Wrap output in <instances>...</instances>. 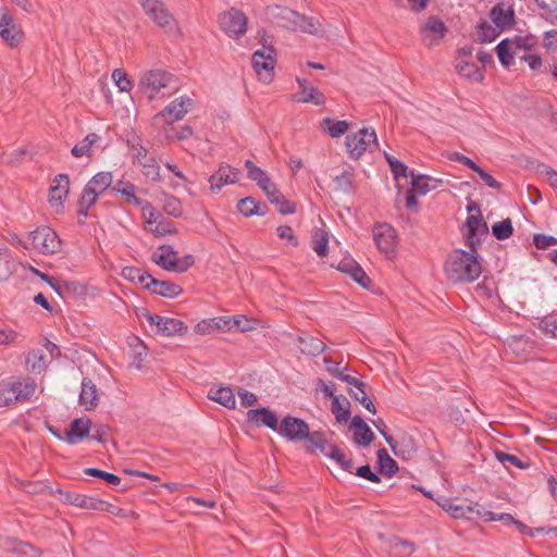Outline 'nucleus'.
<instances>
[{
    "mask_svg": "<svg viewBox=\"0 0 557 557\" xmlns=\"http://www.w3.org/2000/svg\"><path fill=\"white\" fill-rule=\"evenodd\" d=\"M495 457L503 465L508 462L518 469H528L530 467L529 462L522 461L516 455H511L502 450H495Z\"/></svg>",
    "mask_w": 557,
    "mask_h": 557,
    "instance_id": "obj_56",
    "label": "nucleus"
},
{
    "mask_svg": "<svg viewBox=\"0 0 557 557\" xmlns=\"http://www.w3.org/2000/svg\"><path fill=\"white\" fill-rule=\"evenodd\" d=\"M299 86L298 102L322 106L325 103V96L317 87L312 86L307 78L297 77Z\"/></svg>",
    "mask_w": 557,
    "mask_h": 557,
    "instance_id": "obj_22",
    "label": "nucleus"
},
{
    "mask_svg": "<svg viewBox=\"0 0 557 557\" xmlns=\"http://www.w3.org/2000/svg\"><path fill=\"white\" fill-rule=\"evenodd\" d=\"M349 429L354 430V442L359 446L368 447L375 438L374 433L360 416L351 418Z\"/></svg>",
    "mask_w": 557,
    "mask_h": 557,
    "instance_id": "obj_21",
    "label": "nucleus"
},
{
    "mask_svg": "<svg viewBox=\"0 0 557 557\" xmlns=\"http://www.w3.org/2000/svg\"><path fill=\"white\" fill-rule=\"evenodd\" d=\"M222 325L223 323L220 321V318L206 319L196 324L195 332L201 335L210 334L215 330H222Z\"/></svg>",
    "mask_w": 557,
    "mask_h": 557,
    "instance_id": "obj_55",
    "label": "nucleus"
},
{
    "mask_svg": "<svg viewBox=\"0 0 557 557\" xmlns=\"http://www.w3.org/2000/svg\"><path fill=\"white\" fill-rule=\"evenodd\" d=\"M513 226L510 218H506L492 225V235L498 240H505L512 236Z\"/></svg>",
    "mask_w": 557,
    "mask_h": 557,
    "instance_id": "obj_45",
    "label": "nucleus"
},
{
    "mask_svg": "<svg viewBox=\"0 0 557 557\" xmlns=\"http://www.w3.org/2000/svg\"><path fill=\"white\" fill-rule=\"evenodd\" d=\"M16 270L11 251L7 247H0V281L5 282Z\"/></svg>",
    "mask_w": 557,
    "mask_h": 557,
    "instance_id": "obj_33",
    "label": "nucleus"
},
{
    "mask_svg": "<svg viewBox=\"0 0 557 557\" xmlns=\"http://www.w3.org/2000/svg\"><path fill=\"white\" fill-rule=\"evenodd\" d=\"M177 251L171 245H160L151 256V260L163 270L173 271L177 265Z\"/></svg>",
    "mask_w": 557,
    "mask_h": 557,
    "instance_id": "obj_23",
    "label": "nucleus"
},
{
    "mask_svg": "<svg viewBox=\"0 0 557 557\" xmlns=\"http://www.w3.org/2000/svg\"><path fill=\"white\" fill-rule=\"evenodd\" d=\"M135 190L136 186L129 182L128 184L125 185V187L119 190V194H121L124 197L127 203H132L138 207L143 205V199L136 196Z\"/></svg>",
    "mask_w": 557,
    "mask_h": 557,
    "instance_id": "obj_64",
    "label": "nucleus"
},
{
    "mask_svg": "<svg viewBox=\"0 0 557 557\" xmlns=\"http://www.w3.org/2000/svg\"><path fill=\"white\" fill-rule=\"evenodd\" d=\"M391 548L395 556L407 557L414 552V544L409 541L396 539Z\"/></svg>",
    "mask_w": 557,
    "mask_h": 557,
    "instance_id": "obj_58",
    "label": "nucleus"
},
{
    "mask_svg": "<svg viewBox=\"0 0 557 557\" xmlns=\"http://www.w3.org/2000/svg\"><path fill=\"white\" fill-rule=\"evenodd\" d=\"M16 401V394L12 377L0 381V408L8 407Z\"/></svg>",
    "mask_w": 557,
    "mask_h": 557,
    "instance_id": "obj_42",
    "label": "nucleus"
},
{
    "mask_svg": "<svg viewBox=\"0 0 557 557\" xmlns=\"http://www.w3.org/2000/svg\"><path fill=\"white\" fill-rule=\"evenodd\" d=\"M384 158L388 163L395 180L408 176V166L404 162L397 160L395 157L387 152L384 153Z\"/></svg>",
    "mask_w": 557,
    "mask_h": 557,
    "instance_id": "obj_53",
    "label": "nucleus"
},
{
    "mask_svg": "<svg viewBox=\"0 0 557 557\" xmlns=\"http://www.w3.org/2000/svg\"><path fill=\"white\" fill-rule=\"evenodd\" d=\"M99 140V136L96 133L88 134L81 143L75 145L71 153L75 158L83 156H90V148Z\"/></svg>",
    "mask_w": 557,
    "mask_h": 557,
    "instance_id": "obj_44",
    "label": "nucleus"
},
{
    "mask_svg": "<svg viewBox=\"0 0 557 557\" xmlns=\"http://www.w3.org/2000/svg\"><path fill=\"white\" fill-rule=\"evenodd\" d=\"M139 207L143 210V216L145 218L146 223L150 226L156 224L162 216V214L147 200H143V205Z\"/></svg>",
    "mask_w": 557,
    "mask_h": 557,
    "instance_id": "obj_59",
    "label": "nucleus"
},
{
    "mask_svg": "<svg viewBox=\"0 0 557 557\" xmlns=\"http://www.w3.org/2000/svg\"><path fill=\"white\" fill-rule=\"evenodd\" d=\"M113 177L111 172H99L86 184L87 187L94 189L98 195L102 194L112 184Z\"/></svg>",
    "mask_w": 557,
    "mask_h": 557,
    "instance_id": "obj_37",
    "label": "nucleus"
},
{
    "mask_svg": "<svg viewBox=\"0 0 557 557\" xmlns=\"http://www.w3.org/2000/svg\"><path fill=\"white\" fill-rule=\"evenodd\" d=\"M247 422L256 426H267L273 431H277L280 425L276 413L268 407L249 409L247 411Z\"/></svg>",
    "mask_w": 557,
    "mask_h": 557,
    "instance_id": "obj_15",
    "label": "nucleus"
},
{
    "mask_svg": "<svg viewBox=\"0 0 557 557\" xmlns=\"http://www.w3.org/2000/svg\"><path fill=\"white\" fill-rule=\"evenodd\" d=\"M92 422L89 418H76L71 421L65 431L64 438L70 445H75L89 437Z\"/></svg>",
    "mask_w": 557,
    "mask_h": 557,
    "instance_id": "obj_14",
    "label": "nucleus"
},
{
    "mask_svg": "<svg viewBox=\"0 0 557 557\" xmlns=\"http://www.w3.org/2000/svg\"><path fill=\"white\" fill-rule=\"evenodd\" d=\"M239 170L228 164H221L209 177L210 189L215 193L226 184H234L238 181Z\"/></svg>",
    "mask_w": 557,
    "mask_h": 557,
    "instance_id": "obj_16",
    "label": "nucleus"
},
{
    "mask_svg": "<svg viewBox=\"0 0 557 557\" xmlns=\"http://www.w3.org/2000/svg\"><path fill=\"white\" fill-rule=\"evenodd\" d=\"M191 103L189 98H177L171 101L162 111L154 115L153 121L156 124H173L182 120L187 113V106Z\"/></svg>",
    "mask_w": 557,
    "mask_h": 557,
    "instance_id": "obj_12",
    "label": "nucleus"
},
{
    "mask_svg": "<svg viewBox=\"0 0 557 557\" xmlns=\"http://www.w3.org/2000/svg\"><path fill=\"white\" fill-rule=\"evenodd\" d=\"M150 18L166 33H177V22L161 0H139Z\"/></svg>",
    "mask_w": 557,
    "mask_h": 557,
    "instance_id": "obj_3",
    "label": "nucleus"
},
{
    "mask_svg": "<svg viewBox=\"0 0 557 557\" xmlns=\"http://www.w3.org/2000/svg\"><path fill=\"white\" fill-rule=\"evenodd\" d=\"M312 248L319 257H325L329 252V233L323 228H315L312 235Z\"/></svg>",
    "mask_w": 557,
    "mask_h": 557,
    "instance_id": "obj_40",
    "label": "nucleus"
},
{
    "mask_svg": "<svg viewBox=\"0 0 557 557\" xmlns=\"http://www.w3.org/2000/svg\"><path fill=\"white\" fill-rule=\"evenodd\" d=\"M457 72L471 81L482 82L484 79V73L480 70L474 63H470L467 61L459 62L456 65Z\"/></svg>",
    "mask_w": 557,
    "mask_h": 557,
    "instance_id": "obj_41",
    "label": "nucleus"
},
{
    "mask_svg": "<svg viewBox=\"0 0 557 557\" xmlns=\"http://www.w3.org/2000/svg\"><path fill=\"white\" fill-rule=\"evenodd\" d=\"M62 290L65 293V299L70 296L73 298H78L85 295V287L74 281H64Z\"/></svg>",
    "mask_w": 557,
    "mask_h": 557,
    "instance_id": "obj_61",
    "label": "nucleus"
},
{
    "mask_svg": "<svg viewBox=\"0 0 557 557\" xmlns=\"http://www.w3.org/2000/svg\"><path fill=\"white\" fill-rule=\"evenodd\" d=\"M262 191L271 203L277 207L281 214H293L296 211L294 202L287 200L285 196L277 189L276 185L271 181L265 186H262Z\"/></svg>",
    "mask_w": 557,
    "mask_h": 557,
    "instance_id": "obj_18",
    "label": "nucleus"
},
{
    "mask_svg": "<svg viewBox=\"0 0 557 557\" xmlns=\"http://www.w3.org/2000/svg\"><path fill=\"white\" fill-rule=\"evenodd\" d=\"M84 473L89 476L98 478L106 481L110 485H119L121 483V478L116 474L97 469V468H86Z\"/></svg>",
    "mask_w": 557,
    "mask_h": 557,
    "instance_id": "obj_54",
    "label": "nucleus"
},
{
    "mask_svg": "<svg viewBox=\"0 0 557 557\" xmlns=\"http://www.w3.org/2000/svg\"><path fill=\"white\" fill-rule=\"evenodd\" d=\"M112 78L121 91H129L133 87L132 81L123 69H115L112 73Z\"/></svg>",
    "mask_w": 557,
    "mask_h": 557,
    "instance_id": "obj_60",
    "label": "nucleus"
},
{
    "mask_svg": "<svg viewBox=\"0 0 557 557\" xmlns=\"http://www.w3.org/2000/svg\"><path fill=\"white\" fill-rule=\"evenodd\" d=\"M147 290L166 298H175L183 293V288L180 285L171 281H161L156 277L148 282Z\"/></svg>",
    "mask_w": 557,
    "mask_h": 557,
    "instance_id": "obj_25",
    "label": "nucleus"
},
{
    "mask_svg": "<svg viewBox=\"0 0 557 557\" xmlns=\"http://www.w3.org/2000/svg\"><path fill=\"white\" fill-rule=\"evenodd\" d=\"M499 36L496 26L493 27L487 21L481 20L476 25V41L492 42Z\"/></svg>",
    "mask_w": 557,
    "mask_h": 557,
    "instance_id": "obj_35",
    "label": "nucleus"
},
{
    "mask_svg": "<svg viewBox=\"0 0 557 557\" xmlns=\"http://www.w3.org/2000/svg\"><path fill=\"white\" fill-rule=\"evenodd\" d=\"M5 549L15 554H21L27 557H39L41 552L28 542H23L17 539H7Z\"/></svg>",
    "mask_w": 557,
    "mask_h": 557,
    "instance_id": "obj_29",
    "label": "nucleus"
},
{
    "mask_svg": "<svg viewBox=\"0 0 557 557\" xmlns=\"http://www.w3.org/2000/svg\"><path fill=\"white\" fill-rule=\"evenodd\" d=\"M447 278L453 283H472L482 273L479 253L455 249L450 252L444 264Z\"/></svg>",
    "mask_w": 557,
    "mask_h": 557,
    "instance_id": "obj_1",
    "label": "nucleus"
},
{
    "mask_svg": "<svg viewBox=\"0 0 557 557\" xmlns=\"http://www.w3.org/2000/svg\"><path fill=\"white\" fill-rule=\"evenodd\" d=\"M336 268L341 272L348 274L354 280V282L359 284L361 287L366 289L371 287V278L363 271L361 265L354 259H344L337 264Z\"/></svg>",
    "mask_w": 557,
    "mask_h": 557,
    "instance_id": "obj_17",
    "label": "nucleus"
},
{
    "mask_svg": "<svg viewBox=\"0 0 557 557\" xmlns=\"http://www.w3.org/2000/svg\"><path fill=\"white\" fill-rule=\"evenodd\" d=\"M305 449L308 454H314L319 450L322 455L327 457L330 451V443L326 440L325 433L322 431H313L309 433V436L305 440Z\"/></svg>",
    "mask_w": 557,
    "mask_h": 557,
    "instance_id": "obj_26",
    "label": "nucleus"
},
{
    "mask_svg": "<svg viewBox=\"0 0 557 557\" xmlns=\"http://www.w3.org/2000/svg\"><path fill=\"white\" fill-rule=\"evenodd\" d=\"M12 382L14 383V391L17 401L29 400L37 387L35 381L29 377L24 381L12 377Z\"/></svg>",
    "mask_w": 557,
    "mask_h": 557,
    "instance_id": "obj_31",
    "label": "nucleus"
},
{
    "mask_svg": "<svg viewBox=\"0 0 557 557\" xmlns=\"http://www.w3.org/2000/svg\"><path fill=\"white\" fill-rule=\"evenodd\" d=\"M465 226L467 227L466 244L473 253H476L479 247L482 244V236H487L488 226L484 221L482 214H471L467 218L465 222Z\"/></svg>",
    "mask_w": 557,
    "mask_h": 557,
    "instance_id": "obj_8",
    "label": "nucleus"
},
{
    "mask_svg": "<svg viewBox=\"0 0 557 557\" xmlns=\"http://www.w3.org/2000/svg\"><path fill=\"white\" fill-rule=\"evenodd\" d=\"M220 321H222V323H223L222 330L232 331V330L235 329V330L245 332V331H248V330L251 329V326L249 325V320H247L245 318H236V317L223 318V317H220Z\"/></svg>",
    "mask_w": 557,
    "mask_h": 557,
    "instance_id": "obj_52",
    "label": "nucleus"
},
{
    "mask_svg": "<svg viewBox=\"0 0 557 557\" xmlns=\"http://www.w3.org/2000/svg\"><path fill=\"white\" fill-rule=\"evenodd\" d=\"M148 231L156 237H163L165 235H173L177 233L174 222L165 219L163 215L158 220L154 227H149Z\"/></svg>",
    "mask_w": 557,
    "mask_h": 557,
    "instance_id": "obj_47",
    "label": "nucleus"
},
{
    "mask_svg": "<svg viewBox=\"0 0 557 557\" xmlns=\"http://www.w3.org/2000/svg\"><path fill=\"white\" fill-rule=\"evenodd\" d=\"M122 275L131 281L140 284L145 289H147V284L153 276L148 272H143L139 268L135 267H125L122 270Z\"/></svg>",
    "mask_w": 557,
    "mask_h": 557,
    "instance_id": "obj_39",
    "label": "nucleus"
},
{
    "mask_svg": "<svg viewBox=\"0 0 557 557\" xmlns=\"http://www.w3.org/2000/svg\"><path fill=\"white\" fill-rule=\"evenodd\" d=\"M556 327L557 319L552 314L545 315L539 321V329L548 338H553V333L555 332Z\"/></svg>",
    "mask_w": 557,
    "mask_h": 557,
    "instance_id": "obj_63",
    "label": "nucleus"
},
{
    "mask_svg": "<svg viewBox=\"0 0 557 557\" xmlns=\"http://www.w3.org/2000/svg\"><path fill=\"white\" fill-rule=\"evenodd\" d=\"M34 249L44 255H53L61 250V239L49 226H40L28 233Z\"/></svg>",
    "mask_w": 557,
    "mask_h": 557,
    "instance_id": "obj_5",
    "label": "nucleus"
},
{
    "mask_svg": "<svg viewBox=\"0 0 557 557\" xmlns=\"http://www.w3.org/2000/svg\"><path fill=\"white\" fill-rule=\"evenodd\" d=\"M533 244L540 250H546L550 246L557 245V237L536 233L533 235Z\"/></svg>",
    "mask_w": 557,
    "mask_h": 557,
    "instance_id": "obj_62",
    "label": "nucleus"
},
{
    "mask_svg": "<svg viewBox=\"0 0 557 557\" xmlns=\"http://www.w3.org/2000/svg\"><path fill=\"white\" fill-rule=\"evenodd\" d=\"M299 342L305 345L304 351L311 356H319L326 349V345L313 336L299 337Z\"/></svg>",
    "mask_w": 557,
    "mask_h": 557,
    "instance_id": "obj_48",
    "label": "nucleus"
},
{
    "mask_svg": "<svg viewBox=\"0 0 557 557\" xmlns=\"http://www.w3.org/2000/svg\"><path fill=\"white\" fill-rule=\"evenodd\" d=\"M0 13V36L11 48H16L21 45L24 33L15 24L14 17L8 9H1Z\"/></svg>",
    "mask_w": 557,
    "mask_h": 557,
    "instance_id": "obj_11",
    "label": "nucleus"
},
{
    "mask_svg": "<svg viewBox=\"0 0 557 557\" xmlns=\"http://www.w3.org/2000/svg\"><path fill=\"white\" fill-rule=\"evenodd\" d=\"M219 25L228 37L239 38L247 30V17L242 11L232 8L219 15Z\"/></svg>",
    "mask_w": 557,
    "mask_h": 557,
    "instance_id": "obj_6",
    "label": "nucleus"
},
{
    "mask_svg": "<svg viewBox=\"0 0 557 557\" xmlns=\"http://www.w3.org/2000/svg\"><path fill=\"white\" fill-rule=\"evenodd\" d=\"M70 190V177L67 174H59L54 177L49 189V203L52 207H62Z\"/></svg>",
    "mask_w": 557,
    "mask_h": 557,
    "instance_id": "obj_19",
    "label": "nucleus"
},
{
    "mask_svg": "<svg viewBox=\"0 0 557 557\" xmlns=\"http://www.w3.org/2000/svg\"><path fill=\"white\" fill-rule=\"evenodd\" d=\"M322 124L329 125L327 133L333 138L341 137L349 128L347 121H335L331 117H324Z\"/></svg>",
    "mask_w": 557,
    "mask_h": 557,
    "instance_id": "obj_51",
    "label": "nucleus"
},
{
    "mask_svg": "<svg viewBox=\"0 0 557 557\" xmlns=\"http://www.w3.org/2000/svg\"><path fill=\"white\" fill-rule=\"evenodd\" d=\"M377 456V465L379 471L386 475L387 478H392L398 471L397 462L388 455L385 448H380L376 451Z\"/></svg>",
    "mask_w": 557,
    "mask_h": 557,
    "instance_id": "obj_32",
    "label": "nucleus"
},
{
    "mask_svg": "<svg viewBox=\"0 0 557 557\" xmlns=\"http://www.w3.org/2000/svg\"><path fill=\"white\" fill-rule=\"evenodd\" d=\"M27 369L35 373H41L46 370V356L40 349H34L26 357Z\"/></svg>",
    "mask_w": 557,
    "mask_h": 557,
    "instance_id": "obj_36",
    "label": "nucleus"
},
{
    "mask_svg": "<svg viewBox=\"0 0 557 557\" xmlns=\"http://www.w3.org/2000/svg\"><path fill=\"white\" fill-rule=\"evenodd\" d=\"M350 158L358 160L371 147L377 146V138L373 128H362L357 133L347 135L345 141Z\"/></svg>",
    "mask_w": 557,
    "mask_h": 557,
    "instance_id": "obj_4",
    "label": "nucleus"
},
{
    "mask_svg": "<svg viewBox=\"0 0 557 557\" xmlns=\"http://www.w3.org/2000/svg\"><path fill=\"white\" fill-rule=\"evenodd\" d=\"M373 239L380 251L385 255L394 253L397 246V233L387 223H376L373 227Z\"/></svg>",
    "mask_w": 557,
    "mask_h": 557,
    "instance_id": "obj_13",
    "label": "nucleus"
},
{
    "mask_svg": "<svg viewBox=\"0 0 557 557\" xmlns=\"http://www.w3.org/2000/svg\"><path fill=\"white\" fill-rule=\"evenodd\" d=\"M245 168L247 170L248 178L255 181L260 188L271 182V178L268 176L265 171L257 166L251 160H246Z\"/></svg>",
    "mask_w": 557,
    "mask_h": 557,
    "instance_id": "obj_43",
    "label": "nucleus"
},
{
    "mask_svg": "<svg viewBox=\"0 0 557 557\" xmlns=\"http://www.w3.org/2000/svg\"><path fill=\"white\" fill-rule=\"evenodd\" d=\"M187 330L188 327L183 321L174 318L162 317V321L157 333L163 336H174L183 335Z\"/></svg>",
    "mask_w": 557,
    "mask_h": 557,
    "instance_id": "obj_30",
    "label": "nucleus"
},
{
    "mask_svg": "<svg viewBox=\"0 0 557 557\" xmlns=\"http://www.w3.org/2000/svg\"><path fill=\"white\" fill-rule=\"evenodd\" d=\"M162 210L173 218H180L183 214V207L180 199L168 194L164 195Z\"/></svg>",
    "mask_w": 557,
    "mask_h": 557,
    "instance_id": "obj_50",
    "label": "nucleus"
},
{
    "mask_svg": "<svg viewBox=\"0 0 557 557\" xmlns=\"http://www.w3.org/2000/svg\"><path fill=\"white\" fill-rule=\"evenodd\" d=\"M139 84L145 91H151L149 99H152L154 94L159 92L162 88H171L173 90L177 88L175 76L164 71H150L146 73Z\"/></svg>",
    "mask_w": 557,
    "mask_h": 557,
    "instance_id": "obj_7",
    "label": "nucleus"
},
{
    "mask_svg": "<svg viewBox=\"0 0 557 557\" xmlns=\"http://www.w3.org/2000/svg\"><path fill=\"white\" fill-rule=\"evenodd\" d=\"M495 52L498 57L500 64L504 67H509L515 59V54L511 50V40L508 38L503 39L498 42L495 48Z\"/></svg>",
    "mask_w": 557,
    "mask_h": 557,
    "instance_id": "obj_38",
    "label": "nucleus"
},
{
    "mask_svg": "<svg viewBox=\"0 0 557 557\" xmlns=\"http://www.w3.org/2000/svg\"><path fill=\"white\" fill-rule=\"evenodd\" d=\"M490 17L499 30L510 29L516 24L512 7L505 9L504 3L495 4L490 11Z\"/></svg>",
    "mask_w": 557,
    "mask_h": 557,
    "instance_id": "obj_20",
    "label": "nucleus"
},
{
    "mask_svg": "<svg viewBox=\"0 0 557 557\" xmlns=\"http://www.w3.org/2000/svg\"><path fill=\"white\" fill-rule=\"evenodd\" d=\"M277 432L290 442H300L309 436L310 428L305 420L286 416L280 422Z\"/></svg>",
    "mask_w": 557,
    "mask_h": 557,
    "instance_id": "obj_9",
    "label": "nucleus"
},
{
    "mask_svg": "<svg viewBox=\"0 0 557 557\" xmlns=\"http://www.w3.org/2000/svg\"><path fill=\"white\" fill-rule=\"evenodd\" d=\"M276 51L272 46H263L262 49L255 51L251 55L252 67L260 81L269 84L274 77V67L276 64Z\"/></svg>",
    "mask_w": 557,
    "mask_h": 557,
    "instance_id": "obj_2",
    "label": "nucleus"
},
{
    "mask_svg": "<svg viewBox=\"0 0 557 557\" xmlns=\"http://www.w3.org/2000/svg\"><path fill=\"white\" fill-rule=\"evenodd\" d=\"M57 493L61 495V500L65 504H70L79 508L90 509V510H99V511H110L112 505L106 500L95 498L91 496L77 494L73 492H64L61 488L57 490Z\"/></svg>",
    "mask_w": 557,
    "mask_h": 557,
    "instance_id": "obj_10",
    "label": "nucleus"
},
{
    "mask_svg": "<svg viewBox=\"0 0 557 557\" xmlns=\"http://www.w3.org/2000/svg\"><path fill=\"white\" fill-rule=\"evenodd\" d=\"M134 341H136L137 344L135 345V348H134V351L132 355L131 364L134 366L136 369H141L143 362H144L145 358L147 357L148 348L138 337H135Z\"/></svg>",
    "mask_w": 557,
    "mask_h": 557,
    "instance_id": "obj_57",
    "label": "nucleus"
},
{
    "mask_svg": "<svg viewBox=\"0 0 557 557\" xmlns=\"http://www.w3.org/2000/svg\"><path fill=\"white\" fill-rule=\"evenodd\" d=\"M78 403L88 411L95 409L99 404L97 386L89 377L82 380Z\"/></svg>",
    "mask_w": 557,
    "mask_h": 557,
    "instance_id": "obj_24",
    "label": "nucleus"
},
{
    "mask_svg": "<svg viewBox=\"0 0 557 557\" xmlns=\"http://www.w3.org/2000/svg\"><path fill=\"white\" fill-rule=\"evenodd\" d=\"M350 401L345 396H333L331 411L338 423H346L350 419Z\"/></svg>",
    "mask_w": 557,
    "mask_h": 557,
    "instance_id": "obj_27",
    "label": "nucleus"
},
{
    "mask_svg": "<svg viewBox=\"0 0 557 557\" xmlns=\"http://www.w3.org/2000/svg\"><path fill=\"white\" fill-rule=\"evenodd\" d=\"M430 32L434 34L437 40L443 39L448 28L445 23L436 15H431L426 18L424 25L421 27V33Z\"/></svg>",
    "mask_w": 557,
    "mask_h": 557,
    "instance_id": "obj_34",
    "label": "nucleus"
},
{
    "mask_svg": "<svg viewBox=\"0 0 557 557\" xmlns=\"http://www.w3.org/2000/svg\"><path fill=\"white\" fill-rule=\"evenodd\" d=\"M208 398L219 403L227 409H234L236 406L234 393L228 386H220L215 389L211 388L208 393Z\"/></svg>",
    "mask_w": 557,
    "mask_h": 557,
    "instance_id": "obj_28",
    "label": "nucleus"
},
{
    "mask_svg": "<svg viewBox=\"0 0 557 557\" xmlns=\"http://www.w3.org/2000/svg\"><path fill=\"white\" fill-rule=\"evenodd\" d=\"M336 188L344 194L350 195L356 191L355 177L349 171H344L334 178Z\"/></svg>",
    "mask_w": 557,
    "mask_h": 557,
    "instance_id": "obj_46",
    "label": "nucleus"
},
{
    "mask_svg": "<svg viewBox=\"0 0 557 557\" xmlns=\"http://www.w3.org/2000/svg\"><path fill=\"white\" fill-rule=\"evenodd\" d=\"M411 176V188L416 189L419 195H425L430 190L434 189L436 185L431 186L430 181H433L430 176L423 174L410 173Z\"/></svg>",
    "mask_w": 557,
    "mask_h": 557,
    "instance_id": "obj_49",
    "label": "nucleus"
}]
</instances>
